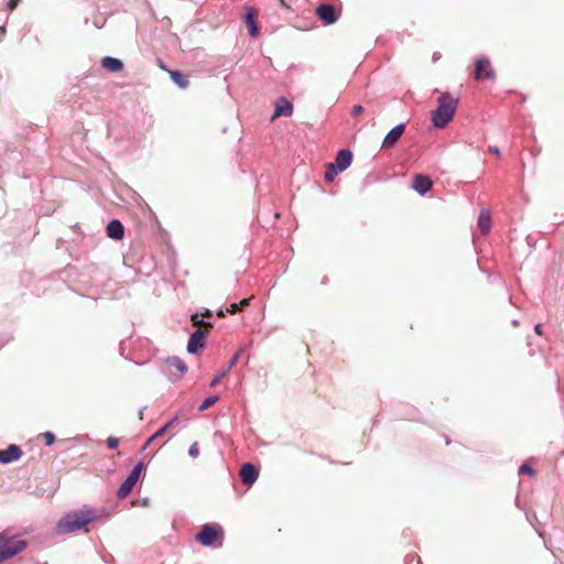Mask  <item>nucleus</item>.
I'll use <instances>...</instances> for the list:
<instances>
[{
	"instance_id": "1",
	"label": "nucleus",
	"mask_w": 564,
	"mask_h": 564,
	"mask_svg": "<svg viewBox=\"0 0 564 564\" xmlns=\"http://www.w3.org/2000/svg\"><path fill=\"white\" fill-rule=\"evenodd\" d=\"M97 519V512L94 509L83 508L66 513L56 525V532L58 534H66L75 532L80 529H86V525L94 522Z\"/></svg>"
},
{
	"instance_id": "2",
	"label": "nucleus",
	"mask_w": 564,
	"mask_h": 564,
	"mask_svg": "<svg viewBox=\"0 0 564 564\" xmlns=\"http://www.w3.org/2000/svg\"><path fill=\"white\" fill-rule=\"evenodd\" d=\"M438 106L432 112V122L435 128L443 129L454 118L458 105V98L449 93H442L437 99Z\"/></svg>"
},
{
	"instance_id": "3",
	"label": "nucleus",
	"mask_w": 564,
	"mask_h": 564,
	"mask_svg": "<svg viewBox=\"0 0 564 564\" xmlns=\"http://www.w3.org/2000/svg\"><path fill=\"white\" fill-rule=\"evenodd\" d=\"M26 545L24 540L12 541L0 533V563L22 552Z\"/></svg>"
},
{
	"instance_id": "4",
	"label": "nucleus",
	"mask_w": 564,
	"mask_h": 564,
	"mask_svg": "<svg viewBox=\"0 0 564 564\" xmlns=\"http://www.w3.org/2000/svg\"><path fill=\"white\" fill-rule=\"evenodd\" d=\"M144 468L143 463H138L133 469L130 471L124 481L120 485L117 496L122 499L126 498L133 489L134 485L138 482L140 475Z\"/></svg>"
},
{
	"instance_id": "5",
	"label": "nucleus",
	"mask_w": 564,
	"mask_h": 564,
	"mask_svg": "<svg viewBox=\"0 0 564 564\" xmlns=\"http://www.w3.org/2000/svg\"><path fill=\"white\" fill-rule=\"evenodd\" d=\"M223 536V530L217 524H204L196 535V540L204 546L212 545Z\"/></svg>"
},
{
	"instance_id": "6",
	"label": "nucleus",
	"mask_w": 564,
	"mask_h": 564,
	"mask_svg": "<svg viewBox=\"0 0 564 564\" xmlns=\"http://www.w3.org/2000/svg\"><path fill=\"white\" fill-rule=\"evenodd\" d=\"M206 332L197 328L189 337L187 343V351L189 354H197L205 346Z\"/></svg>"
},
{
	"instance_id": "7",
	"label": "nucleus",
	"mask_w": 564,
	"mask_h": 564,
	"mask_svg": "<svg viewBox=\"0 0 564 564\" xmlns=\"http://www.w3.org/2000/svg\"><path fill=\"white\" fill-rule=\"evenodd\" d=\"M404 130H405L404 123H400V124L395 126L394 128H392L387 133V135L384 137V139L382 141V145H381L382 149L393 148L397 144V142L401 139V137L403 135Z\"/></svg>"
},
{
	"instance_id": "8",
	"label": "nucleus",
	"mask_w": 564,
	"mask_h": 564,
	"mask_svg": "<svg viewBox=\"0 0 564 564\" xmlns=\"http://www.w3.org/2000/svg\"><path fill=\"white\" fill-rule=\"evenodd\" d=\"M485 78H492L494 77V70L490 67V63L487 58H479L475 63V78L477 80Z\"/></svg>"
},
{
	"instance_id": "9",
	"label": "nucleus",
	"mask_w": 564,
	"mask_h": 564,
	"mask_svg": "<svg viewBox=\"0 0 564 564\" xmlns=\"http://www.w3.org/2000/svg\"><path fill=\"white\" fill-rule=\"evenodd\" d=\"M165 365L172 375L182 377L187 371V366L181 358L173 356L165 360Z\"/></svg>"
},
{
	"instance_id": "10",
	"label": "nucleus",
	"mask_w": 564,
	"mask_h": 564,
	"mask_svg": "<svg viewBox=\"0 0 564 564\" xmlns=\"http://www.w3.org/2000/svg\"><path fill=\"white\" fill-rule=\"evenodd\" d=\"M316 14L326 24H332V23L336 22V20H337V13H336L334 7L330 4H326V3L319 4L318 8L316 9Z\"/></svg>"
},
{
	"instance_id": "11",
	"label": "nucleus",
	"mask_w": 564,
	"mask_h": 564,
	"mask_svg": "<svg viewBox=\"0 0 564 564\" xmlns=\"http://www.w3.org/2000/svg\"><path fill=\"white\" fill-rule=\"evenodd\" d=\"M258 11L253 8H247L245 13V22L248 26V32L251 37L259 35V28L257 25Z\"/></svg>"
},
{
	"instance_id": "12",
	"label": "nucleus",
	"mask_w": 564,
	"mask_h": 564,
	"mask_svg": "<svg viewBox=\"0 0 564 564\" xmlns=\"http://www.w3.org/2000/svg\"><path fill=\"white\" fill-rule=\"evenodd\" d=\"M258 476L259 471L254 465L250 463L242 465L240 469V478L245 485L251 486L257 480Z\"/></svg>"
},
{
	"instance_id": "13",
	"label": "nucleus",
	"mask_w": 564,
	"mask_h": 564,
	"mask_svg": "<svg viewBox=\"0 0 564 564\" xmlns=\"http://www.w3.org/2000/svg\"><path fill=\"white\" fill-rule=\"evenodd\" d=\"M22 451L18 445L11 444L6 449L0 451V463L9 464L20 458Z\"/></svg>"
},
{
	"instance_id": "14",
	"label": "nucleus",
	"mask_w": 564,
	"mask_h": 564,
	"mask_svg": "<svg viewBox=\"0 0 564 564\" xmlns=\"http://www.w3.org/2000/svg\"><path fill=\"white\" fill-rule=\"evenodd\" d=\"M351 161L352 153L347 149H343L337 153L335 162L333 164H335L337 171L343 172L346 169H348V166L351 164Z\"/></svg>"
},
{
	"instance_id": "15",
	"label": "nucleus",
	"mask_w": 564,
	"mask_h": 564,
	"mask_svg": "<svg viewBox=\"0 0 564 564\" xmlns=\"http://www.w3.org/2000/svg\"><path fill=\"white\" fill-rule=\"evenodd\" d=\"M293 112V105L285 98H280L274 108L272 120L278 117H290Z\"/></svg>"
},
{
	"instance_id": "16",
	"label": "nucleus",
	"mask_w": 564,
	"mask_h": 564,
	"mask_svg": "<svg viewBox=\"0 0 564 564\" xmlns=\"http://www.w3.org/2000/svg\"><path fill=\"white\" fill-rule=\"evenodd\" d=\"M242 348H240L234 356L232 358L230 359L229 364L227 367H224V369L221 371H219L216 377L212 380L210 382V387H216L219 381L225 378L229 371L236 366V364L238 362L240 356H241V352H242Z\"/></svg>"
},
{
	"instance_id": "17",
	"label": "nucleus",
	"mask_w": 564,
	"mask_h": 564,
	"mask_svg": "<svg viewBox=\"0 0 564 564\" xmlns=\"http://www.w3.org/2000/svg\"><path fill=\"white\" fill-rule=\"evenodd\" d=\"M107 235L111 239L121 240L124 236V228L121 221L118 219H112L107 225Z\"/></svg>"
},
{
	"instance_id": "18",
	"label": "nucleus",
	"mask_w": 564,
	"mask_h": 564,
	"mask_svg": "<svg viewBox=\"0 0 564 564\" xmlns=\"http://www.w3.org/2000/svg\"><path fill=\"white\" fill-rule=\"evenodd\" d=\"M432 185H433V183L429 177H426L422 174H416L414 176L413 188L421 195H424L425 193H427L431 189Z\"/></svg>"
},
{
	"instance_id": "19",
	"label": "nucleus",
	"mask_w": 564,
	"mask_h": 564,
	"mask_svg": "<svg viewBox=\"0 0 564 564\" xmlns=\"http://www.w3.org/2000/svg\"><path fill=\"white\" fill-rule=\"evenodd\" d=\"M177 422V417H172L169 422H166L162 427H160L143 445L142 451H144L154 440L163 436L169 429H171Z\"/></svg>"
},
{
	"instance_id": "20",
	"label": "nucleus",
	"mask_w": 564,
	"mask_h": 564,
	"mask_svg": "<svg viewBox=\"0 0 564 564\" xmlns=\"http://www.w3.org/2000/svg\"><path fill=\"white\" fill-rule=\"evenodd\" d=\"M101 66L110 72H119L122 69L123 64L118 58L106 56L101 61Z\"/></svg>"
},
{
	"instance_id": "21",
	"label": "nucleus",
	"mask_w": 564,
	"mask_h": 564,
	"mask_svg": "<svg viewBox=\"0 0 564 564\" xmlns=\"http://www.w3.org/2000/svg\"><path fill=\"white\" fill-rule=\"evenodd\" d=\"M491 220L489 213L482 210L478 217V227L482 234H487L490 230Z\"/></svg>"
},
{
	"instance_id": "22",
	"label": "nucleus",
	"mask_w": 564,
	"mask_h": 564,
	"mask_svg": "<svg viewBox=\"0 0 564 564\" xmlns=\"http://www.w3.org/2000/svg\"><path fill=\"white\" fill-rule=\"evenodd\" d=\"M170 76L171 79L182 89H185L189 84L187 77L180 70L170 72Z\"/></svg>"
},
{
	"instance_id": "23",
	"label": "nucleus",
	"mask_w": 564,
	"mask_h": 564,
	"mask_svg": "<svg viewBox=\"0 0 564 564\" xmlns=\"http://www.w3.org/2000/svg\"><path fill=\"white\" fill-rule=\"evenodd\" d=\"M249 303H250L249 299H245V300L240 301L239 303H232L227 308V312L230 314H236V313L242 311L245 307H247L249 305Z\"/></svg>"
},
{
	"instance_id": "24",
	"label": "nucleus",
	"mask_w": 564,
	"mask_h": 564,
	"mask_svg": "<svg viewBox=\"0 0 564 564\" xmlns=\"http://www.w3.org/2000/svg\"><path fill=\"white\" fill-rule=\"evenodd\" d=\"M217 401H218V397L217 395H210V397L206 398L203 401V403L198 406V411H200V412L206 411L207 409L213 406Z\"/></svg>"
},
{
	"instance_id": "25",
	"label": "nucleus",
	"mask_w": 564,
	"mask_h": 564,
	"mask_svg": "<svg viewBox=\"0 0 564 564\" xmlns=\"http://www.w3.org/2000/svg\"><path fill=\"white\" fill-rule=\"evenodd\" d=\"M339 173L337 169L335 167V164L329 163L327 165L326 172H325V180L326 182H333V180L336 177V175Z\"/></svg>"
},
{
	"instance_id": "26",
	"label": "nucleus",
	"mask_w": 564,
	"mask_h": 564,
	"mask_svg": "<svg viewBox=\"0 0 564 564\" xmlns=\"http://www.w3.org/2000/svg\"><path fill=\"white\" fill-rule=\"evenodd\" d=\"M191 319H192L193 325L196 326L197 328H200L203 326V327L209 329L213 327V324L209 322L203 323V321L199 318L198 314H193Z\"/></svg>"
},
{
	"instance_id": "27",
	"label": "nucleus",
	"mask_w": 564,
	"mask_h": 564,
	"mask_svg": "<svg viewBox=\"0 0 564 564\" xmlns=\"http://www.w3.org/2000/svg\"><path fill=\"white\" fill-rule=\"evenodd\" d=\"M41 436L44 438L45 444L47 446L52 445L55 442V435L52 432H44Z\"/></svg>"
},
{
	"instance_id": "28",
	"label": "nucleus",
	"mask_w": 564,
	"mask_h": 564,
	"mask_svg": "<svg viewBox=\"0 0 564 564\" xmlns=\"http://www.w3.org/2000/svg\"><path fill=\"white\" fill-rule=\"evenodd\" d=\"M108 448L115 449L119 445V440L117 437L110 436L106 441Z\"/></svg>"
},
{
	"instance_id": "29",
	"label": "nucleus",
	"mask_w": 564,
	"mask_h": 564,
	"mask_svg": "<svg viewBox=\"0 0 564 564\" xmlns=\"http://www.w3.org/2000/svg\"><path fill=\"white\" fill-rule=\"evenodd\" d=\"M198 454H199L198 444L197 443L192 444L188 449V455L192 457H197Z\"/></svg>"
},
{
	"instance_id": "30",
	"label": "nucleus",
	"mask_w": 564,
	"mask_h": 564,
	"mask_svg": "<svg viewBox=\"0 0 564 564\" xmlns=\"http://www.w3.org/2000/svg\"><path fill=\"white\" fill-rule=\"evenodd\" d=\"M519 473L533 475L534 470L528 464H522L519 468Z\"/></svg>"
},
{
	"instance_id": "31",
	"label": "nucleus",
	"mask_w": 564,
	"mask_h": 564,
	"mask_svg": "<svg viewBox=\"0 0 564 564\" xmlns=\"http://www.w3.org/2000/svg\"><path fill=\"white\" fill-rule=\"evenodd\" d=\"M362 112H364V108L360 105H356V106L352 107L351 115L354 117H357V116H359Z\"/></svg>"
},
{
	"instance_id": "32",
	"label": "nucleus",
	"mask_w": 564,
	"mask_h": 564,
	"mask_svg": "<svg viewBox=\"0 0 564 564\" xmlns=\"http://www.w3.org/2000/svg\"><path fill=\"white\" fill-rule=\"evenodd\" d=\"M20 2V0H10L8 7L9 9L12 11L17 8L18 3Z\"/></svg>"
},
{
	"instance_id": "33",
	"label": "nucleus",
	"mask_w": 564,
	"mask_h": 564,
	"mask_svg": "<svg viewBox=\"0 0 564 564\" xmlns=\"http://www.w3.org/2000/svg\"><path fill=\"white\" fill-rule=\"evenodd\" d=\"M489 151H490L492 154H495V155H499V154H500V150H499V148H497V147H490V148H489Z\"/></svg>"
},
{
	"instance_id": "34",
	"label": "nucleus",
	"mask_w": 564,
	"mask_h": 564,
	"mask_svg": "<svg viewBox=\"0 0 564 564\" xmlns=\"http://www.w3.org/2000/svg\"><path fill=\"white\" fill-rule=\"evenodd\" d=\"M541 328H542V326H541L540 324H538V325L535 326V328H534V329H535V333H536V334H539V335H541Z\"/></svg>"
},
{
	"instance_id": "35",
	"label": "nucleus",
	"mask_w": 564,
	"mask_h": 564,
	"mask_svg": "<svg viewBox=\"0 0 564 564\" xmlns=\"http://www.w3.org/2000/svg\"><path fill=\"white\" fill-rule=\"evenodd\" d=\"M204 317H210L212 316V312L209 310H206L205 313L203 314Z\"/></svg>"
},
{
	"instance_id": "36",
	"label": "nucleus",
	"mask_w": 564,
	"mask_h": 564,
	"mask_svg": "<svg viewBox=\"0 0 564 564\" xmlns=\"http://www.w3.org/2000/svg\"><path fill=\"white\" fill-rule=\"evenodd\" d=\"M217 316H219V317H225V313H224V311H223V310H219V311L217 312Z\"/></svg>"
},
{
	"instance_id": "37",
	"label": "nucleus",
	"mask_w": 564,
	"mask_h": 564,
	"mask_svg": "<svg viewBox=\"0 0 564 564\" xmlns=\"http://www.w3.org/2000/svg\"><path fill=\"white\" fill-rule=\"evenodd\" d=\"M44 564H47V563H44Z\"/></svg>"
}]
</instances>
